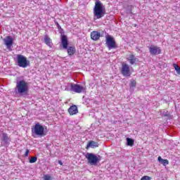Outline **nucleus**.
Instances as JSON below:
<instances>
[{
	"mask_svg": "<svg viewBox=\"0 0 180 180\" xmlns=\"http://www.w3.org/2000/svg\"><path fill=\"white\" fill-rule=\"evenodd\" d=\"M14 94L19 95V96H26L29 94V83L23 79L17 80Z\"/></svg>",
	"mask_w": 180,
	"mask_h": 180,
	"instance_id": "obj_1",
	"label": "nucleus"
},
{
	"mask_svg": "<svg viewBox=\"0 0 180 180\" xmlns=\"http://www.w3.org/2000/svg\"><path fill=\"white\" fill-rule=\"evenodd\" d=\"M105 15H106L105 6H103L101 1H96L94 8V20H98V19H102Z\"/></svg>",
	"mask_w": 180,
	"mask_h": 180,
	"instance_id": "obj_2",
	"label": "nucleus"
},
{
	"mask_svg": "<svg viewBox=\"0 0 180 180\" xmlns=\"http://www.w3.org/2000/svg\"><path fill=\"white\" fill-rule=\"evenodd\" d=\"M61 45L64 50H68V56H74L75 54V48L74 46L68 47V38L65 34H61Z\"/></svg>",
	"mask_w": 180,
	"mask_h": 180,
	"instance_id": "obj_3",
	"label": "nucleus"
},
{
	"mask_svg": "<svg viewBox=\"0 0 180 180\" xmlns=\"http://www.w3.org/2000/svg\"><path fill=\"white\" fill-rule=\"evenodd\" d=\"M46 132H44V127L40 124V123H37L34 124V127L32 128V137H44L46 136Z\"/></svg>",
	"mask_w": 180,
	"mask_h": 180,
	"instance_id": "obj_4",
	"label": "nucleus"
},
{
	"mask_svg": "<svg viewBox=\"0 0 180 180\" xmlns=\"http://www.w3.org/2000/svg\"><path fill=\"white\" fill-rule=\"evenodd\" d=\"M85 157L87 160V163L89 164V165L96 166L99 161H101V155L96 156V155L94 153H87L85 155Z\"/></svg>",
	"mask_w": 180,
	"mask_h": 180,
	"instance_id": "obj_5",
	"label": "nucleus"
},
{
	"mask_svg": "<svg viewBox=\"0 0 180 180\" xmlns=\"http://www.w3.org/2000/svg\"><path fill=\"white\" fill-rule=\"evenodd\" d=\"M16 63L18 67L22 68H27L30 65V60H27V58L23 55L18 54L16 58Z\"/></svg>",
	"mask_w": 180,
	"mask_h": 180,
	"instance_id": "obj_6",
	"label": "nucleus"
},
{
	"mask_svg": "<svg viewBox=\"0 0 180 180\" xmlns=\"http://www.w3.org/2000/svg\"><path fill=\"white\" fill-rule=\"evenodd\" d=\"M105 44L108 50L117 49V46H116V41H115V38H113V37L109 34L106 35L105 37Z\"/></svg>",
	"mask_w": 180,
	"mask_h": 180,
	"instance_id": "obj_7",
	"label": "nucleus"
},
{
	"mask_svg": "<svg viewBox=\"0 0 180 180\" xmlns=\"http://www.w3.org/2000/svg\"><path fill=\"white\" fill-rule=\"evenodd\" d=\"M70 91L75 92L76 94H81L82 92H86V87L81 86L79 84L72 83L70 84Z\"/></svg>",
	"mask_w": 180,
	"mask_h": 180,
	"instance_id": "obj_8",
	"label": "nucleus"
},
{
	"mask_svg": "<svg viewBox=\"0 0 180 180\" xmlns=\"http://www.w3.org/2000/svg\"><path fill=\"white\" fill-rule=\"evenodd\" d=\"M4 44L8 51H12V46H13V38L11 36H8L4 39Z\"/></svg>",
	"mask_w": 180,
	"mask_h": 180,
	"instance_id": "obj_9",
	"label": "nucleus"
},
{
	"mask_svg": "<svg viewBox=\"0 0 180 180\" xmlns=\"http://www.w3.org/2000/svg\"><path fill=\"white\" fill-rule=\"evenodd\" d=\"M1 141L2 146H9L11 143V137L8 136V134L3 132L1 134Z\"/></svg>",
	"mask_w": 180,
	"mask_h": 180,
	"instance_id": "obj_10",
	"label": "nucleus"
},
{
	"mask_svg": "<svg viewBox=\"0 0 180 180\" xmlns=\"http://www.w3.org/2000/svg\"><path fill=\"white\" fill-rule=\"evenodd\" d=\"M121 74H122L124 77H130V75H131V72H130V68L129 67V65L122 64Z\"/></svg>",
	"mask_w": 180,
	"mask_h": 180,
	"instance_id": "obj_11",
	"label": "nucleus"
},
{
	"mask_svg": "<svg viewBox=\"0 0 180 180\" xmlns=\"http://www.w3.org/2000/svg\"><path fill=\"white\" fill-rule=\"evenodd\" d=\"M149 53H150L151 56H158V54H161V49L152 46L149 47Z\"/></svg>",
	"mask_w": 180,
	"mask_h": 180,
	"instance_id": "obj_12",
	"label": "nucleus"
},
{
	"mask_svg": "<svg viewBox=\"0 0 180 180\" xmlns=\"http://www.w3.org/2000/svg\"><path fill=\"white\" fill-rule=\"evenodd\" d=\"M91 39L94 40V41L99 40V39H101V32L98 31H93L91 32Z\"/></svg>",
	"mask_w": 180,
	"mask_h": 180,
	"instance_id": "obj_13",
	"label": "nucleus"
},
{
	"mask_svg": "<svg viewBox=\"0 0 180 180\" xmlns=\"http://www.w3.org/2000/svg\"><path fill=\"white\" fill-rule=\"evenodd\" d=\"M68 112L70 115H77L78 113V107L75 105H71L68 109Z\"/></svg>",
	"mask_w": 180,
	"mask_h": 180,
	"instance_id": "obj_14",
	"label": "nucleus"
},
{
	"mask_svg": "<svg viewBox=\"0 0 180 180\" xmlns=\"http://www.w3.org/2000/svg\"><path fill=\"white\" fill-rule=\"evenodd\" d=\"M97 147H99V143L98 142H95L94 141H90L87 145H86V150H88V148H96Z\"/></svg>",
	"mask_w": 180,
	"mask_h": 180,
	"instance_id": "obj_15",
	"label": "nucleus"
},
{
	"mask_svg": "<svg viewBox=\"0 0 180 180\" xmlns=\"http://www.w3.org/2000/svg\"><path fill=\"white\" fill-rule=\"evenodd\" d=\"M44 41L45 44H46V46H48L51 49L53 47V42H51V39H50V37H49L47 35H45L44 38Z\"/></svg>",
	"mask_w": 180,
	"mask_h": 180,
	"instance_id": "obj_16",
	"label": "nucleus"
},
{
	"mask_svg": "<svg viewBox=\"0 0 180 180\" xmlns=\"http://www.w3.org/2000/svg\"><path fill=\"white\" fill-rule=\"evenodd\" d=\"M134 8V6L133 5H128L127 6H124L126 13H127V15H131L133 13L132 11Z\"/></svg>",
	"mask_w": 180,
	"mask_h": 180,
	"instance_id": "obj_17",
	"label": "nucleus"
},
{
	"mask_svg": "<svg viewBox=\"0 0 180 180\" xmlns=\"http://www.w3.org/2000/svg\"><path fill=\"white\" fill-rule=\"evenodd\" d=\"M158 161H159V162H160V164H162V165H164L165 167L169 164V162L168 161V160L162 159L161 158V156H159L158 158Z\"/></svg>",
	"mask_w": 180,
	"mask_h": 180,
	"instance_id": "obj_18",
	"label": "nucleus"
},
{
	"mask_svg": "<svg viewBox=\"0 0 180 180\" xmlns=\"http://www.w3.org/2000/svg\"><path fill=\"white\" fill-rule=\"evenodd\" d=\"M127 146L133 147V146H134V139L131 138H127Z\"/></svg>",
	"mask_w": 180,
	"mask_h": 180,
	"instance_id": "obj_19",
	"label": "nucleus"
},
{
	"mask_svg": "<svg viewBox=\"0 0 180 180\" xmlns=\"http://www.w3.org/2000/svg\"><path fill=\"white\" fill-rule=\"evenodd\" d=\"M54 22H55V25H56L58 30H59V32L60 33V37H61V34H64V30H63V28H61V26L60 25L58 22H57V21H54Z\"/></svg>",
	"mask_w": 180,
	"mask_h": 180,
	"instance_id": "obj_20",
	"label": "nucleus"
},
{
	"mask_svg": "<svg viewBox=\"0 0 180 180\" xmlns=\"http://www.w3.org/2000/svg\"><path fill=\"white\" fill-rule=\"evenodd\" d=\"M137 85V83H136V80L134 79H131L129 82V88L131 89V88H136Z\"/></svg>",
	"mask_w": 180,
	"mask_h": 180,
	"instance_id": "obj_21",
	"label": "nucleus"
},
{
	"mask_svg": "<svg viewBox=\"0 0 180 180\" xmlns=\"http://www.w3.org/2000/svg\"><path fill=\"white\" fill-rule=\"evenodd\" d=\"M129 63L131 65H133V64H134V63H136V56H134V55L129 56Z\"/></svg>",
	"mask_w": 180,
	"mask_h": 180,
	"instance_id": "obj_22",
	"label": "nucleus"
},
{
	"mask_svg": "<svg viewBox=\"0 0 180 180\" xmlns=\"http://www.w3.org/2000/svg\"><path fill=\"white\" fill-rule=\"evenodd\" d=\"M174 68L175 69V70L176 71L177 74L179 75H180V68L179 66H178V65L176 64H173Z\"/></svg>",
	"mask_w": 180,
	"mask_h": 180,
	"instance_id": "obj_23",
	"label": "nucleus"
},
{
	"mask_svg": "<svg viewBox=\"0 0 180 180\" xmlns=\"http://www.w3.org/2000/svg\"><path fill=\"white\" fill-rule=\"evenodd\" d=\"M162 115L164 116L165 117H171V114H169L168 112V111L165 110L163 111Z\"/></svg>",
	"mask_w": 180,
	"mask_h": 180,
	"instance_id": "obj_24",
	"label": "nucleus"
},
{
	"mask_svg": "<svg viewBox=\"0 0 180 180\" xmlns=\"http://www.w3.org/2000/svg\"><path fill=\"white\" fill-rule=\"evenodd\" d=\"M36 161H37V156L32 157L30 159V164H34V162H36Z\"/></svg>",
	"mask_w": 180,
	"mask_h": 180,
	"instance_id": "obj_25",
	"label": "nucleus"
},
{
	"mask_svg": "<svg viewBox=\"0 0 180 180\" xmlns=\"http://www.w3.org/2000/svg\"><path fill=\"white\" fill-rule=\"evenodd\" d=\"M141 180H151V177L148 176H143Z\"/></svg>",
	"mask_w": 180,
	"mask_h": 180,
	"instance_id": "obj_26",
	"label": "nucleus"
},
{
	"mask_svg": "<svg viewBox=\"0 0 180 180\" xmlns=\"http://www.w3.org/2000/svg\"><path fill=\"white\" fill-rule=\"evenodd\" d=\"M44 180H51V176H50L48 175V174H46V175H44Z\"/></svg>",
	"mask_w": 180,
	"mask_h": 180,
	"instance_id": "obj_27",
	"label": "nucleus"
},
{
	"mask_svg": "<svg viewBox=\"0 0 180 180\" xmlns=\"http://www.w3.org/2000/svg\"><path fill=\"white\" fill-rule=\"evenodd\" d=\"M29 152H30L29 149H27V150H25V157H27V156L29 155Z\"/></svg>",
	"mask_w": 180,
	"mask_h": 180,
	"instance_id": "obj_28",
	"label": "nucleus"
},
{
	"mask_svg": "<svg viewBox=\"0 0 180 180\" xmlns=\"http://www.w3.org/2000/svg\"><path fill=\"white\" fill-rule=\"evenodd\" d=\"M58 164L60 165H63V162L61 161V160H58Z\"/></svg>",
	"mask_w": 180,
	"mask_h": 180,
	"instance_id": "obj_29",
	"label": "nucleus"
}]
</instances>
